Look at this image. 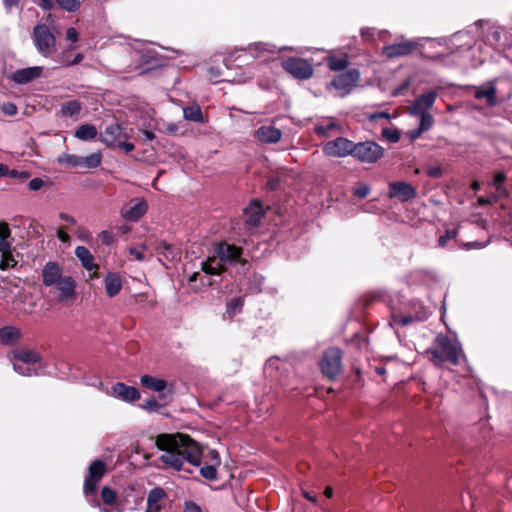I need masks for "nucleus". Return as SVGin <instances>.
<instances>
[{
  "label": "nucleus",
  "mask_w": 512,
  "mask_h": 512,
  "mask_svg": "<svg viewBox=\"0 0 512 512\" xmlns=\"http://www.w3.org/2000/svg\"><path fill=\"white\" fill-rule=\"evenodd\" d=\"M14 308L25 314H30L34 311L35 303L27 295H19L14 301Z\"/></svg>",
  "instance_id": "obj_34"
},
{
  "label": "nucleus",
  "mask_w": 512,
  "mask_h": 512,
  "mask_svg": "<svg viewBox=\"0 0 512 512\" xmlns=\"http://www.w3.org/2000/svg\"><path fill=\"white\" fill-rule=\"evenodd\" d=\"M42 72L43 68L40 66L22 68L14 71L10 79L16 84L24 85L39 78Z\"/></svg>",
  "instance_id": "obj_17"
},
{
  "label": "nucleus",
  "mask_w": 512,
  "mask_h": 512,
  "mask_svg": "<svg viewBox=\"0 0 512 512\" xmlns=\"http://www.w3.org/2000/svg\"><path fill=\"white\" fill-rule=\"evenodd\" d=\"M282 132L271 125H264L255 131V137L262 143L274 144L280 141Z\"/></svg>",
  "instance_id": "obj_23"
},
{
  "label": "nucleus",
  "mask_w": 512,
  "mask_h": 512,
  "mask_svg": "<svg viewBox=\"0 0 512 512\" xmlns=\"http://www.w3.org/2000/svg\"><path fill=\"white\" fill-rule=\"evenodd\" d=\"M10 237V229L7 223L0 222V251L5 253L10 249L7 239Z\"/></svg>",
  "instance_id": "obj_37"
},
{
  "label": "nucleus",
  "mask_w": 512,
  "mask_h": 512,
  "mask_svg": "<svg viewBox=\"0 0 512 512\" xmlns=\"http://www.w3.org/2000/svg\"><path fill=\"white\" fill-rule=\"evenodd\" d=\"M418 46V42L405 40L383 47V54L388 58H398L410 55Z\"/></svg>",
  "instance_id": "obj_14"
},
{
  "label": "nucleus",
  "mask_w": 512,
  "mask_h": 512,
  "mask_svg": "<svg viewBox=\"0 0 512 512\" xmlns=\"http://www.w3.org/2000/svg\"><path fill=\"white\" fill-rule=\"evenodd\" d=\"M328 64L333 71H343L348 66V61L345 58L331 57Z\"/></svg>",
  "instance_id": "obj_46"
},
{
  "label": "nucleus",
  "mask_w": 512,
  "mask_h": 512,
  "mask_svg": "<svg viewBox=\"0 0 512 512\" xmlns=\"http://www.w3.org/2000/svg\"><path fill=\"white\" fill-rule=\"evenodd\" d=\"M436 98V91H429L421 94L410 107V113L427 112V110L434 105Z\"/></svg>",
  "instance_id": "obj_24"
},
{
  "label": "nucleus",
  "mask_w": 512,
  "mask_h": 512,
  "mask_svg": "<svg viewBox=\"0 0 512 512\" xmlns=\"http://www.w3.org/2000/svg\"><path fill=\"white\" fill-rule=\"evenodd\" d=\"M101 499L106 505H113L117 499V493L115 490L111 489L108 486H105L101 490Z\"/></svg>",
  "instance_id": "obj_42"
},
{
  "label": "nucleus",
  "mask_w": 512,
  "mask_h": 512,
  "mask_svg": "<svg viewBox=\"0 0 512 512\" xmlns=\"http://www.w3.org/2000/svg\"><path fill=\"white\" fill-rule=\"evenodd\" d=\"M342 369V353L341 350L335 347L329 348L325 351L322 361L321 370L324 375L333 379Z\"/></svg>",
  "instance_id": "obj_7"
},
{
  "label": "nucleus",
  "mask_w": 512,
  "mask_h": 512,
  "mask_svg": "<svg viewBox=\"0 0 512 512\" xmlns=\"http://www.w3.org/2000/svg\"><path fill=\"white\" fill-rule=\"evenodd\" d=\"M140 408L147 412L153 413L159 411L162 408V405L155 399H148L140 405Z\"/></svg>",
  "instance_id": "obj_48"
},
{
  "label": "nucleus",
  "mask_w": 512,
  "mask_h": 512,
  "mask_svg": "<svg viewBox=\"0 0 512 512\" xmlns=\"http://www.w3.org/2000/svg\"><path fill=\"white\" fill-rule=\"evenodd\" d=\"M382 136L391 143H397L400 140L401 134L397 129L384 128Z\"/></svg>",
  "instance_id": "obj_47"
},
{
  "label": "nucleus",
  "mask_w": 512,
  "mask_h": 512,
  "mask_svg": "<svg viewBox=\"0 0 512 512\" xmlns=\"http://www.w3.org/2000/svg\"><path fill=\"white\" fill-rule=\"evenodd\" d=\"M241 255L242 249L240 247L227 242L220 243L215 248L214 255L201 262V270L206 274V276L201 278L202 284H211L207 277L208 275H219L229 266L236 263L244 265L245 261L242 260Z\"/></svg>",
  "instance_id": "obj_2"
},
{
  "label": "nucleus",
  "mask_w": 512,
  "mask_h": 512,
  "mask_svg": "<svg viewBox=\"0 0 512 512\" xmlns=\"http://www.w3.org/2000/svg\"><path fill=\"white\" fill-rule=\"evenodd\" d=\"M360 78V73L357 69H351L344 73L337 75L333 81L332 86L340 92L341 96L348 94L351 89L356 85Z\"/></svg>",
  "instance_id": "obj_12"
},
{
  "label": "nucleus",
  "mask_w": 512,
  "mask_h": 512,
  "mask_svg": "<svg viewBox=\"0 0 512 512\" xmlns=\"http://www.w3.org/2000/svg\"><path fill=\"white\" fill-rule=\"evenodd\" d=\"M435 342L439 349H428L427 353L431 355V361L434 364H442L449 361L453 365H458L463 355L462 347L458 341L452 340L446 335L439 334Z\"/></svg>",
  "instance_id": "obj_3"
},
{
  "label": "nucleus",
  "mask_w": 512,
  "mask_h": 512,
  "mask_svg": "<svg viewBox=\"0 0 512 512\" xmlns=\"http://www.w3.org/2000/svg\"><path fill=\"white\" fill-rule=\"evenodd\" d=\"M505 180H506V175L503 172H498L494 176L492 185L495 187V189L497 190V192L500 195H507V190L503 186V183Z\"/></svg>",
  "instance_id": "obj_43"
},
{
  "label": "nucleus",
  "mask_w": 512,
  "mask_h": 512,
  "mask_svg": "<svg viewBox=\"0 0 512 512\" xmlns=\"http://www.w3.org/2000/svg\"><path fill=\"white\" fill-rule=\"evenodd\" d=\"M140 384L154 392L159 393L160 400L167 401L168 397L173 394V387L166 380L151 375H143L140 377Z\"/></svg>",
  "instance_id": "obj_11"
},
{
  "label": "nucleus",
  "mask_w": 512,
  "mask_h": 512,
  "mask_svg": "<svg viewBox=\"0 0 512 512\" xmlns=\"http://www.w3.org/2000/svg\"><path fill=\"white\" fill-rule=\"evenodd\" d=\"M282 66L286 72L298 79H309L313 75V67L302 58L290 57L283 61Z\"/></svg>",
  "instance_id": "obj_9"
},
{
  "label": "nucleus",
  "mask_w": 512,
  "mask_h": 512,
  "mask_svg": "<svg viewBox=\"0 0 512 512\" xmlns=\"http://www.w3.org/2000/svg\"><path fill=\"white\" fill-rule=\"evenodd\" d=\"M54 286L59 291V298L61 301L74 298L76 282L72 276L63 275Z\"/></svg>",
  "instance_id": "obj_22"
},
{
  "label": "nucleus",
  "mask_w": 512,
  "mask_h": 512,
  "mask_svg": "<svg viewBox=\"0 0 512 512\" xmlns=\"http://www.w3.org/2000/svg\"><path fill=\"white\" fill-rule=\"evenodd\" d=\"M496 94L497 89L494 82L491 81L487 83V87L477 89L474 96L478 100L485 98L489 106H495L497 104Z\"/></svg>",
  "instance_id": "obj_28"
},
{
  "label": "nucleus",
  "mask_w": 512,
  "mask_h": 512,
  "mask_svg": "<svg viewBox=\"0 0 512 512\" xmlns=\"http://www.w3.org/2000/svg\"><path fill=\"white\" fill-rule=\"evenodd\" d=\"M216 466L214 463L211 464V465H206V466H203L200 468V474L203 478L209 480V481H214L217 479V470H216Z\"/></svg>",
  "instance_id": "obj_45"
},
{
  "label": "nucleus",
  "mask_w": 512,
  "mask_h": 512,
  "mask_svg": "<svg viewBox=\"0 0 512 512\" xmlns=\"http://www.w3.org/2000/svg\"><path fill=\"white\" fill-rule=\"evenodd\" d=\"M13 369L16 373L22 376H35L38 375L37 369L34 367L26 366L21 362H13Z\"/></svg>",
  "instance_id": "obj_41"
},
{
  "label": "nucleus",
  "mask_w": 512,
  "mask_h": 512,
  "mask_svg": "<svg viewBox=\"0 0 512 512\" xmlns=\"http://www.w3.org/2000/svg\"><path fill=\"white\" fill-rule=\"evenodd\" d=\"M156 446L162 451L160 460L169 468L182 470L185 463L199 466L201 450L198 444L188 435L160 434L156 438Z\"/></svg>",
  "instance_id": "obj_1"
},
{
  "label": "nucleus",
  "mask_w": 512,
  "mask_h": 512,
  "mask_svg": "<svg viewBox=\"0 0 512 512\" xmlns=\"http://www.w3.org/2000/svg\"><path fill=\"white\" fill-rule=\"evenodd\" d=\"M248 53L255 59L267 60L278 52L276 45L266 42H255L248 46Z\"/></svg>",
  "instance_id": "obj_19"
},
{
  "label": "nucleus",
  "mask_w": 512,
  "mask_h": 512,
  "mask_svg": "<svg viewBox=\"0 0 512 512\" xmlns=\"http://www.w3.org/2000/svg\"><path fill=\"white\" fill-rule=\"evenodd\" d=\"M43 185L44 181L41 178H33L32 180L29 181L28 188L31 191H37L41 189Z\"/></svg>",
  "instance_id": "obj_54"
},
{
  "label": "nucleus",
  "mask_w": 512,
  "mask_h": 512,
  "mask_svg": "<svg viewBox=\"0 0 512 512\" xmlns=\"http://www.w3.org/2000/svg\"><path fill=\"white\" fill-rule=\"evenodd\" d=\"M244 304L242 297H234L230 302L227 303L226 311L229 315H235L241 310Z\"/></svg>",
  "instance_id": "obj_44"
},
{
  "label": "nucleus",
  "mask_w": 512,
  "mask_h": 512,
  "mask_svg": "<svg viewBox=\"0 0 512 512\" xmlns=\"http://www.w3.org/2000/svg\"><path fill=\"white\" fill-rule=\"evenodd\" d=\"M129 138L126 129L119 123H112L100 132L99 139L109 148H119L129 153L134 150L133 143L127 142Z\"/></svg>",
  "instance_id": "obj_4"
},
{
  "label": "nucleus",
  "mask_w": 512,
  "mask_h": 512,
  "mask_svg": "<svg viewBox=\"0 0 512 512\" xmlns=\"http://www.w3.org/2000/svg\"><path fill=\"white\" fill-rule=\"evenodd\" d=\"M183 512H203L201 507L192 501H186Z\"/></svg>",
  "instance_id": "obj_56"
},
{
  "label": "nucleus",
  "mask_w": 512,
  "mask_h": 512,
  "mask_svg": "<svg viewBox=\"0 0 512 512\" xmlns=\"http://www.w3.org/2000/svg\"><path fill=\"white\" fill-rule=\"evenodd\" d=\"M280 360L279 358H270L267 360L265 364V371L270 373V376L272 375L273 370L279 369Z\"/></svg>",
  "instance_id": "obj_50"
},
{
  "label": "nucleus",
  "mask_w": 512,
  "mask_h": 512,
  "mask_svg": "<svg viewBox=\"0 0 512 512\" xmlns=\"http://www.w3.org/2000/svg\"><path fill=\"white\" fill-rule=\"evenodd\" d=\"M20 338V330L14 326L0 328V341L4 345H10Z\"/></svg>",
  "instance_id": "obj_32"
},
{
  "label": "nucleus",
  "mask_w": 512,
  "mask_h": 512,
  "mask_svg": "<svg viewBox=\"0 0 512 512\" xmlns=\"http://www.w3.org/2000/svg\"><path fill=\"white\" fill-rule=\"evenodd\" d=\"M12 360L14 362H21L26 366L33 367L35 364L40 362L39 354L32 349H18L13 351Z\"/></svg>",
  "instance_id": "obj_25"
},
{
  "label": "nucleus",
  "mask_w": 512,
  "mask_h": 512,
  "mask_svg": "<svg viewBox=\"0 0 512 512\" xmlns=\"http://www.w3.org/2000/svg\"><path fill=\"white\" fill-rule=\"evenodd\" d=\"M280 185V179L278 177H272L267 181V188L269 190H276Z\"/></svg>",
  "instance_id": "obj_59"
},
{
  "label": "nucleus",
  "mask_w": 512,
  "mask_h": 512,
  "mask_svg": "<svg viewBox=\"0 0 512 512\" xmlns=\"http://www.w3.org/2000/svg\"><path fill=\"white\" fill-rule=\"evenodd\" d=\"M82 110V105L77 100H70L61 104L60 114L64 117H73Z\"/></svg>",
  "instance_id": "obj_33"
},
{
  "label": "nucleus",
  "mask_w": 512,
  "mask_h": 512,
  "mask_svg": "<svg viewBox=\"0 0 512 512\" xmlns=\"http://www.w3.org/2000/svg\"><path fill=\"white\" fill-rule=\"evenodd\" d=\"M63 276L61 266L53 261L47 262L42 269L43 284L46 287H53Z\"/></svg>",
  "instance_id": "obj_20"
},
{
  "label": "nucleus",
  "mask_w": 512,
  "mask_h": 512,
  "mask_svg": "<svg viewBox=\"0 0 512 512\" xmlns=\"http://www.w3.org/2000/svg\"><path fill=\"white\" fill-rule=\"evenodd\" d=\"M419 310L415 315H401V314H393L391 318L390 325H402L406 326L413 322L424 321L428 318L430 312L427 308L419 304Z\"/></svg>",
  "instance_id": "obj_21"
},
{
  "label": "nucleus",
  "mask_w": 512,
  "mask_h": 512,
  "mask_svg": "<svg viewBox=\"0 0 512 512\" xmlns=\"http://www.w3.org/2000/svg\"><path fill=\"white\" fill-rule=\"evenodd\" d=\"M55 4L56 3L54 0H40V2L38 3V5L45 11L53 9Z\"/></svg>",
  "instance_id": "obj_60"
},
{
  "label": "nucleus",
  "mask_w": 512,
  "mask_h": 512,
  "mask_svg": "<svg viewBox=\"0 0 512 512\" xmlns=\"http://www.w3.org/2000/svg\"><path fill=\"white\" fill-rule=\"evenodd\" d=\"M427 174L430 177H440L442 174V171H441L440 167H431L428 169Z\"/></svg>",
  "instance_id": "obj_64"
},
{
  "label": "nucleus",
  "mask_w": 512,
  "mask_h": 512,
  "mask_svg": "<svg viewBox=\"0 0 512 512\" xmlns=\"http://www.w3.org/2000/svg\"><path fill=\"white\" fill-rule=\"evenodd\" d=\"M82 156L62 153L58 156L57 162L61 165H68L73 168L81 167Z\"/></svg>",
  "instance_id": "obj_35"
},
{
  "label": "nucleus",
  "mask_w": 512,
  "mask_h": 512,
  "mask_svg": "<svg viewBox=\"0 0 512 512\" xmlns=\"http://www.w3.org/2000/svg\"><path fill=\"white\" fill-rule=\"evenodd\" d=\"M99 238L102 241V243H104L106 245H110V244H112L114 242L113 234L111 232H109V231H106V230L100 232Z\"/></svg>",
  "instance_id": "obj_53"
},
{
  "label": "nucleus",
  "mask_w": 512,
  "mask_h": 512,
  "mask_svg": "<svg viewBox=\"0 0 512 512\" xmlns=\"http://www.w3.org/2000/svg\"><path fill=\"white\" fill-rule=\"evenodd\" d=\"M102 156L100 153H92L86 157H82L81 167L84 168H97L101 164Z\"/></svg>",
  "instance_id": "obj_38"
},
{
  "label": "nucleus",
  "mask_w": 512,
  "mask_h": 512,
  "mask_svg": "<svg viewBox=\"0 0 512 512\" xmlns=\"http://www.w3.org/2000/svg\"><path fill=\"white\" fill-rule=\"evenodd\" d=\"M389 197L391 199H397L400 202H408L416 197V189L408 182L405 181H394L388 185Z\"/></svg>",
  "instance_id": "obj_13"
},
{
  "label": "nucleus",
  "mask_w": 512,
  "mask_h": 512,
  "mask_svg": "<svg viewBox=\"0 0 512 512\" xmlns=\"http://www.w3.org/2000/svg\"><path fill=\"white\" fill-rule=\"evenodd\" d=\"M144 247H131L129 249V253L131 256L134 257L135 260L137 261H144L145 260V256H144Z\"/></svg>",
  "instance_id": "obj_52"
},
{
  "label": "nucleus",
  "mask_w": 512,
  "mask_h": 512,
  "mask_svg": "<svg viewBox=\"0 0 512 512\" xmlns=\"http://www.w3.org/2000/svg\"><path fill=\"white\" fill-rule=\"evenodd\" d=\"M265 279L262 275L253 274L248 280V291L250 293H260L263 291Z\"/></svg>",
  "instance_id": "obj_36"
},
{
  "label": "nucleus",
  "mask_w": 512,
  "mask_h": 512,
  "mask_svg": "<svg viewBox=\"0 0 512 512\" xmlns=\"http://www.w3.org/2000/svg\"><path fill=\"white\" fill-rule=\"evenodd\" d=\"M496 201V196L493 195L492 197H479L478 203L482 206L484 205H490Z\"/></svg>",
  "instance_id": "obj_63"
},
{
  "label": "nucleus",
  "mask_w": 512,
  "mask_h": 512,
  "mask_svg": "<svg viewBox=\"0 0 512 512\" xmlns=\"http://www.w3.org/2000/svg\"><path fill=\"white\" fill-rule=\"evenodd\" d=\"M183 116L186 120L195 123H204L205 119L199 105L192 104L183 108Z\"/></svg>",
  "instance_id": "obj_31"
},
{
  "label": "nucleus",
  "mask_w": 512,
  "mask_h": 512,
  "mask_svg": "<svg viewBox=\"0 0 512 512\" xmlns=\"http://www.w3.org/2000/svg\"><path fill=\"white\" fill-rule=\"evenodd\" d=\"M411 114L420 116V123H419V127H418L420 129V132H426L433 126L434 119L430 113L422 112V113H411Z\"/></svg>",
  "instance_id": "obj_39"
},
{
  "label": "nucleus",
  "mask_w": 512,
  "mask_h": 512,
  "mask_svg": "<svg viewBox=\"0 0 512 512\" xmlns=\"http://www.w3.org/2000/svg\"><path fill=\"white\" fill-rule=\"evenodd\" d=\"M368 119L370 121H377L378 119L389 120L390 119V115L388 113H386V112H377V113L370 114L368 116Z\"/></svg>",
  "instance_id": "obj_58"
},
{
  "label": "nucleus",
  "mask_w": 512,
  "mask_h": 512,
  "mask_svg": "<svg viewBox=\"0 0 512 512\" xmlns=\"http://www.w3.org/2000/svg\"><path fill=\"white\" fill-rule=\"evenodd\" d=\"M105 471L106 464L102 460H95L90 464L88 468V474L84 481L83 491L85 495L95 493L97 484L104 476Z\"/></svg>",
  "instance_id": "obj_10"
},
{
  "label": "nucleus",
  "mask_w": 512,
  "mask_h": 512,
  "mask_svg": "<svg viewBox=\"0 0 512 512\" xmlns=\"http://www.w3.org/2000/svg\"><path fill=\"white\" fill-rule=\"evenodd\" d=\"M354 142L345 138L338 137L334 140L328 141L323 146V152L326 156L344 158L352 156Z\"/></svg>",
  "instance_id": "obj_8"
},
{
  "label": "nucleus",
  "mask_w": 512,
  "mask_h": 512,
  "mask_svg": "<svg viewBox=\"0 0 512 512\" xmlns=\"http://www.w3.org/2000/svg\"><path fill=\"white\" fill-rule=\"evenodd\" d=\"M108 394L124 402H134L140 398V392L137 388L122 382L115 383Z\"/></svg>",
  "instance_id": "obj_16"
},
{
  "label": "nucleus",
  "mask_w": 512,
  "mask_h": 512,
  "mask_svg": "<svg viewBox=\"0 0 512 512\" xmlns=\"http://www.w3.org/2000/svg\"><path fill=\"white\" fill-rule=\"evenodd\" d=\"M2 111L8 116H14L17 113V107L13 103H5L2 106Z\"/></svg>",
  "instance_id": "obj_55"
},
{
  "label": "nucleus",
  "mask_w": 512,
  "mask_h": 512,
  "mask_svg": "<svg viewBox=\"0 0 512 512\" xmlns=\"http://www.w3.org/2000/svg\"><path fill=\"white\" fill-rule=\"evenodd\" d=\"M76 257L81 261L82 266L88 270L92 271L97 269V265L94 264V257L91 252L84 246H77L75 249Z\"/></svg>",
  "instance_id": "obj_29"
},
{
  "label": "nucleus",
  "mask_w": 512,
  "mask_h": 512,
  "mask_svg": "<svg viewBox=\"0 0 512 512\" xmlns=\"http://www.w3.org/2000/svg\"><path fill=\"white\" fill-rule=\"evenodd\" d=\"M147 211V203L144 199H132L121 209V215L128 221H137Z\"/></svg>",
  "instance_id": "obj_15"
},
{
  "label": "nucleus",
  "mask_w": 512,
  "mask_h": 512,
  "mask_svg": "<svg viewBox=\"0 0 512 512\" xmlns=\"http://www.w3.org/2000/svg\"><path fill=\"white\" fill-rule=\"evenodd\" d=\"M97 135L98 131L92 124H82L76 129L74 133V136L82 141L93 140L97 137Z\"/></svg>",
  "instance_id": "obj_30"
},
{
  "label": "nucleus",
  "mask_w": 512,
  "mask_h": 512,
  "mask_svg": "<svg viewBox=\"0 0 512 512\" xmlns=\"http://www.w3.org/2000/svg\"><path fill=\"white\" fill-rule=\"evenodd\" d=\"M55 3L66 12H76L81 6L79 0H54Z\"/></svg>",
  "instance_id": "obj_40"
},
{
  "label": "nucleus",
  "mask_w": 512,
  "mask_h": 512,
  "mask_svg": "<svg viewBox=\"0 0 512 512\" xmlns=\"http://www.w3.org/2000/svg\"><path fill=\"white\" fill-rule=\"evenodd\" d=\"M28 177H29V174L26 171H18L16 169L10 170V178L26 179Z\"/></svg>",
  "instance_id": "obj_61"
},
{
  "label": "nucleus",
  "mask_w": 512,
  "mask_h": 512,
  "mask_svg": "<svg viewBox=\"0 0 512 512\" xmlns=\"http://www.w3.org/2000/svg\"><path fill=\"white\" fill-rule=\"evenodd\" d=\"M384 155V149L374 141L354 143L352 157L362 163H375Z\"/></svg>",
  "instance_id": "obj_6"
},
{
  "label": "nucleus",
  "mask_w": 512,
  "mask_h": 512,
  "mask_svg": "<svg viewBox=\"0 0 512 512\" xmlns=\"http://www.w3.org/2000/svg\"><path fill=\"white\" fill-rule=\"evenodd\" d=\"M166 497V492L161 487L151 489L147 495V507L145 512H160L161 501Z\"/></svg>",
  "instance_id": "obj_26"
},
{
  "label": "nucleus",
  "mask_w": 512,
  "mask_h": 512,
  "mask_svg": "<svg viewBox=\"0 0 512 512\" xmlns=\"http://www.w3.org/2000/svg\"><path fill=\"white\" fill-rule=\"evenodd\" d=\"M264 215V210L259 201H252L244 210L245 224L248 228H256L262 217Z\"/></svg>",
  "instance_id": "obj_18"
},
{
  "label": "nucleus",
  "mask_w": 512,
  "mask_h": 512,
  "mask_svg": "<svg viewBox=\"0 0 512 512\" xmlns=\"http://www.w3.org/2000/svg\"><path fill=\"white\" fill-rule=\"evenodd\" d=\"M501 39V33L497 29H493L490 34L488 35V40L490 42L498 43Z\"/></svg>",
  "instance_id": "obj_62"
},
{
  "label": "nucleus",
  "mask_w": 512,
  "mask_h": 512,
  "mask_svg": "<svg viewBox=\"0 0 512 512\" xmlns=\"http://www.w3.org/2000/svg\"><path fill=\"white\" fill-rule=\"evenodd\" d=\"M32 38L37 51L42 56L48 57L55 52L56 38L46 24H36L33 28Z\"/></svg>",
  "instance_id": "obj_5"
},
{
  "label": "nucleus",
  "mask_w": 512,
  "mask_h": 512,
  "mask_svg": "<svg viewBox=\"0 0 512 512\" xmlns=\"http://www.w3.org/2000/svg\"><path fill=\"white\" fill-rule=\"evenodd\" d=\"M66 39L70 42H76L78 40V32L75 28L70 27L66 30Z\"/></svg>",
  "instance_id": "obj_57"
},
{
  "label": "nucleus",
  "mask_w": 512,
  "mask_h": 512,
  "mask_svg": "<svg viewBox=\"0 0 512 512\" xmlns=\"http://www.w3.org/2000/svg\"><path fill=\"white\" fill-rule=\"evenodd\" d=\"M457 236L456 230H447L443 235L439 237L438 245L440 247H445L447 242L454 239Z\"/></svg>",
  "instance_id": "obj_49"
},
{
  "label": "nucleus",
  "mask_w": 512,
  "mask_h": 512,
  "mask_svg": "<svg viewBox=\"0 0 512 512\" xmlns=\"http://www.w3.org/2000/svg\"><path fill=\"white\" fill-rule=\"evenodd\" d=\"M105 292L110 298L118 295L122 289V279L118 273L110 272L104 278Z\"/></svg>",
  "instance_id": "obj_27"
},
{
  "label": "nucleus",
  "mask_w": 512,
  "mask_h": 512,
  "mask_svg": "<svg viewBox=\"0 0 512 512\" xmlns=\"http://www.w3.org/2000/svg\"><path fill=\"white\" fill-rule=\"evenodd\" d=\"M370 193V187L366 184H360L354 189V195L358 198H365Z\"/></svg>",
  "instance_id": "obj_51"
}]
</instances>
